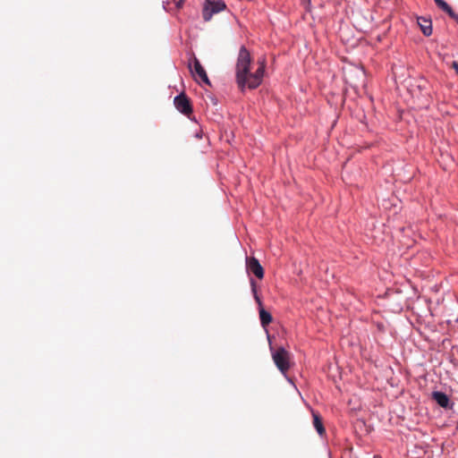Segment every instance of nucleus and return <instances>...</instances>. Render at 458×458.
I'll list each match as a JSON object with an SVG mask.
<instances>
[{"mask_svg": "<svg viewBox=\"0 0 458 458\" xmlns=\"http://www.w3.org/2000/svg\"><path fill=\"white\" fill-rule=\"evenodd\" d=\"M451 66L455 71L456 74L458 75V62L454 61L452 63Z\"/></svg>", "mask_w": 458, "mask_h": 458, "instance_id": "nucleus-14", "label": "nucleus"}, {"mask_svg": "<svg viewBox=\"0 0 458 458\" xmlns=\"http://www.w3.org/2000/svg\"><path fill=\"white\" fill-rule=\"evenodd\" d=\"M448 15L458 22V14L452 11Z\"/></svg>", "mask_w": 458, "mask_h": 458, "instance_id": "nucleus-15", "label": "nucleus"}, {"mask_svg": "<svg viewBox=\"0 0 458 458\" xmlns=\"http://www.w3.org/2000/svg\"><path fill=\"white\" fill-rule=\"evenodd\" d=\"M252 62L250 53L242 46L235 64V81L242 92L246 89H257L262 83L266 68L265 60L259 61V67L254 72H250Z\"/></svg>", "mask_w": 458, "mask_h": 458, "instance_id": "nucleus-1", "label": "nucleus"}, {"mask_svg": "<svg viewBox=\"0 0 458 458\" xmlns=\"http://www.w3.org/2000/svg\"><path fill=\"white\" fill-rule=\"evenodd\" d=\"M246 269L248 273L253 274L259 279L264 277V268L255 257L246 258Z\"/></svg>", "mask_w": 458, "mask_h": 458, "instance_id": "nucleus-5", "label": "nucleus"}, {"mask_svg": "<svg viewBox=\"0 0 458 458\" xmlns=\"http://www.w3.org/2000/svg\"><path fill=\"white\" fill-rule=\"evenodd\" d=\"M432 399L442 408H448L450 404L449 397L443 392H433Z\"/></svg>", "mask_w": 458, "mask_h": 458, "instance_id": "nucleus-7", "label": "nucleus"}, {"mask_svg": "<svg viewBox=\"0 0 458 458\" xmlns=\"http://www.w3.org/2000/svg\"><path fill=\"white\" fill-rule=\"evenodd\" d=\"M174 104L176 109L185 115H190L192 113L191 100L184 93L176 96Z\"/></svg>", "mask_w": 458, "mask_h": 458, "instance_id": "nucleus-4", "label": "nucleus"}, {"mask_svg": "<svg viewBox=\"0 0 458 458\" xmlns=\"http://www.w3.org/2000/svg\"><path fill=\"white\" fill-rule=\"evenodd\" d=\"M191 71L194 76L198 75L202 82L208 86L211 85L205 69L203 68V66L201 65L197 57L193 58V70L191 69Z\"/></svg>", "mask_w": 458, "mask_h": 458, "instance_id": "nucleus-6", "label": "nucleus"}, {"mask_svg": "<svg viewBox=\"0 0 458 458\" xmlns=\"http://www.w3.org/2000/svg\"><path fill=\"white\" fill-rule=\"evenodd\" d=\"M173 1L177 9H181L185 2V0H173Z\"/></svg>", "mask_w": 458, "mask_h": 458, "instance_id": "nucleus-13", "label": "nucleus"}, {"mask_svg": "<svg viewBox=\"0 0 458 458\" xmlns=\"http://www.w3.org/2000/svg\"><path fill=\"white\" fill-rule=\"evenodd\" d=\"M301 3L305 6L309 7L310 4V0H301Z\"/></svg>", "mask_w": 458, "mask_h": 458, "instance_id": "nucleus-16", "label": "nucleus"}, {"mask_svg": "<svg viewBox=\"0 0 458 458\" xmlns=\"http://www.w3.org/2000/svg\"><path fill=\"white\" fill-rule=\"evenodd\" d=\"M259 318H260L261 326L263 327H266L267 326H268L272 322V319H273L271 314L268 311H267L266 310H264L263 308L259 309Z\"/></svg>", "mask_w": 458, "mask_h": 458, "instance_id": "nucleus-10", "label": "nucleus"}, {"mask_svg": "<svg viewBox=\"0 0 458 458\" xmlns=\"http://www.w3.org/2000/svg\"><path fill=\"white\" fill-rule=\"evenodd\" d=\"M436 4L440 8L442 9L444 12H445L446 13H450L453 9L451 8V6L444 0H434Z\"/></svg>", "mask_w": 458, "mask_h": 458, "instance_id": "nucleus-12", "label": "nucleus"}, {"mask_svg": "<svg viewBox=\"0 0 458 458\" xmlns=\"http://www.w3.org/2000/svg\"><path fill=\"white\" fill-rule=\"evenodd\" d=\"M273 360L277 369L282 372L285 373L290 368V354L283 347L278 348L272 353Z\"/></svg>", "mask_w": 458, "mask_h": 458, "instance_id": "nucleus-2", "label": "nucleus"}, {"mask_svg": "<svg viewBox=\"0 0 458 458\" xmlns=\"http://www.w3.org/2000/svg\"><path fill=\"white\" fill-rule=\"evenodd\" d=\"M225 9V4L220 0H206L202 15L205 21L211 20L213 14Z\"/></svg>", "mask_w": 458, "mask_h": 458, "instance_id": "nucleus-3", "label": "nucleus"}, {"mask_svg": "<svg viewBox=\"0 0 458 458\" xmlns=\"http://www.w3.org/2000/svg\"><path fill=\"white\" fill-rule=\"evenodd\" d=\"M312 418H313L314 428H316V430L319 436H323L325 434L326 430H325V428L323 425L322 418L320 417V415L318 412H316L314 411H312Z\"/></svg>", "mask_w": 458, "mask_h": 458, "instance_id": "nucleus-9", "label": "nucleus"}, {"mask_svg": "<svg viewBox=\"0 0 458 458\" xmlns=\"http://www.w3.org/2000/svg\"><path fill=\"white\" fill-rule=\"evenodd\" d=\"M418 24L425 36L428 37L432 34L431 20L420 17L418 18Z\"/></svg>", "mask_w": 458, "mask_h": 458, "instance_id": "nucleus-8", "label": "nucleus"}, {"mask_svg": "<svg viewBox=\"0 0 458 458\" xmlns=\"http://www.w3.org/2000/svg\"><path fill=\"white\" fill-rule=\"evenodd\" d=\"M250 283L251 291H252V293H253L256 302L258 303L259 309L263 308L261 299L259 298V296L258 295V293H257V285H256L255 280L251 278Z\"/></svg>", "mask_w": 458, "mask_h": 458, "instance_id": "nucleus-11", "label": "nucleus"}]
</instances>
